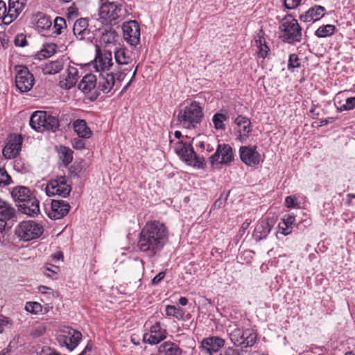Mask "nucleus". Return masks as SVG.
Listing matches in <instances>:
<instances>
[{"label":"nucleus","instance_id":"6","mask_svg":"<svg viewBox=\"0 0 355 355\" xmlns=\"http://www.w3.org/2000/svg\"><path fill=\"white\" fill-rule=\"evenodd\" d=\"M43 227L33 220L21 222L15 228V234L24 241H29L39 238L43 233Z\"/></svg>","mask_w":355,"mask_h":355},{"label":"nucleus","instance_id":"13","mask_svg":"<svg viewBox=\"0 0 355 355\" xmlns=\"http://www.w3.org/2000/svg\"><path fill=\"white\" fill-rule=\"evenodd\" d=\"M232 148L226 144H218L214 155L209 157V162L212 166L218 164H230L234 161Z\"/></svg>","mask_w":355,"mask_h":355},{"label":"nucleus","instance_id":"8","mask_svg":"<svg viewBox=\"0 0 355 355\" xmlns=\"http://www.w3.org/2000/svg\"><path fill=\"white\" fill-rule=\"evenodd\" d=\"M228 331L230 340L236 346L246 348L252 346L257 340V334L251 330L230 327Z\"/></svg>","mask_w":355,"mask_h":355},{"label":"nucleus","instance_id":"57","mask_svg":"<svg viewBox=\"0 0 355 355\" xmlns=\"http://www.w3.org/2000/svg\"><path fill=\"white\" fill-rule=\"evenodd\" d=\"M73 146L76 149L82 150L85 148V142L80 139H75Z\"/></svg>","mask_w":355,"mask_h":355},{"label":"nucleus","instance_id":"58","mask_svg":"<svg viewBox=\"0 0 355 355\" xmlns=\"http://www.w3.org/2000/svg\"><path fill=\"white\" fill-rule=\"evenodd\" d=\"M44 274L49 277H51L53 279H57L58 277H57V271L54 270H52L51 268H45V271H44Z\"/></svg>","mask_w":355,"mask_h":355},{"label":"nucleus","instance_id":"54","mask_svg":"<svg viewBox=\"0 0 355 355\" xmlns=\"http://www.w3.org/2000/svg\"><path fill=\"white\" fill-rule=\"evenodd\" d=\"M285 205L288 208H293L297 206L296 198L293 196H287L285 200Z\"/></svg>","mask_w":355,"mask_h":355},{"label":"nucleus","instance_id":"27","mask_svg":"<svg viewBox=\"0 0 355 355\" xmlns=\"http://www.w3.org/2000/svg\"><path fill=\"white\" fill-rule=\"evenodd\" d=\"M157 355H182V350L174 343L166 341L158 347Z\"/></svg>","mask_w":355,"mask_h":355},{"label":"nucleus","instance_id":"9","mask_svg":"<svg viewBox=\"0 0 355 355\" xmlns=\"http://www.w3.org/2000/svg\"><path fill=\"white\" fill-rule=\"evenodd\" d=\"M81 338V333L69 327H64L57 335L60 345L66 347L69 351H73L78 346Z\"/></svg>","mask_w":355,"mask_h":355},{"label":"nucleus","instance_id":"28","mask_svg":"<svg viewBox=\"0 0 355 355\" xmlns=\"http://www.w3.org/2000/svg\"><path fill=\"white\" fill-rule=\"evenodd\" d=\"M271 230V225L268 220L261 221L255 227L253 237L257 241H259L267 237Z\"/></svg>","mask_w":355,"mask_h":355},{"label":"nucleus","instance_id":"21","mask_svg":"<svg viewBox=\"0 0 355 355\" xmlns=\"http://www.w3.org/2000/svg\"><path fill=\"white\" fill-rule=\"evenodd\" d=\"M70 205L64 200H53L51 209L49 212V217L53 220L60 219L69 211Z\"/></svg>","mask_w":355,"mask_h":355},{"label":"nucleus","instance_id":"37","mask_svg":"<svg viewBox=\"0 0 355 355\" xmlns=\"http://www.w3.org/2000/svg\"><path fill=\"white\" fill-rule=\"evenodd\" d=\"M114 57L116 63L119 64H129L131 62V58L127 55L124 49L119 48L114 51Z\"/></svg>","mask_w":355,"mask_h":355},{"label":"nucleus","instance_id":"24","mask_svg":"<svg viewBox=\"0 0 355 355\" xmlns=\"http://www.w3.org/2000/svg\"><path fill=\"white\" fill-rule=\"evenodd\" d=\"M230 118L229 112L227 110H220L216 112L211 119L214 128L218 131H225L226 125L225 121Z\"/></svg>","mask_w":355,"mask_h":355},{"label":"nucleus","instance_id":"29","mask_svg":"<svg viewBox=\"0 0 355 355\" xmlns=\"http://www.w3.org/2000/svg\"><path fill=\"white\" fill-rule=\"evenodd\" d=\"M64 64V60L63 58L49 61L43 65L42 71L44 74H55L63 69Z\"/></svg>","mask_w":355,"mask_h":355},{"label":"nucleus","instance_id":"26","mask_svg":"<svg viewBox=\"0 0 355 355\" xmlns=\"http://www.w3.org/2000/svg\"><path fill=\"white\" fill-rule=\"evenodd\" d=\"M96 86V78L94 74L89 73L85 75L80 83L78 89L84 93H89L95 91Z\"/></svg>","mask_w":355,"mask_h":355},{"label":"nucleus","instance_id":"61","mask_svg":"<svg viewBox=\"0 0 355 355\" xmlns=\"http://www.w3.org/2000/svg\"><path fill=\"white\" fill-rule=\"evenodd\" d=\"M224 355H239V353L237 350L234 349L232 347H228L225 352Z\"/></svg>","mask_w":355,"mask_h":355},{"label":"nucleus","instance_id":"4","mask_svg":"<svg viewBox=\"0 0 355 355\" xmlns=\"http://www.w3.org/2000/svg\"><path fill=\"white\" fill-rule=\"evenodd\" d=\"M123 0H100L98 16L107 23L116 24L125 16Z\"/></svg>","mask_w":355,"mask_h":355},{"label":"nucleus","instance_id":"60","mask_svg":"<svg viewBox=\"0 0 355 355\" xmlns=\"http://www.w3.org/2000/svg\"><path fill=\"white\" fill-rule=\"evenodd\" d=\"M38 291L42 294H49L52 292V289L45 286H38Z\"/></svg>","mask_w":355,"mask_h":355},{"label":"nucleus","instance_id":"5","mask_svg":"<svg viewBox=\"0 0 355 355\" xmlns=\"http://www.w3.org/2000/svg\"><path fill=\"white\" fill-rule=\"evenodd\" d=\"M31 127L36 131L51 130L55 132L59 126L58 120L44 111L34 112L30 119Z\"/></svg>","mask_w":355,"mask_h":355},{"label":"nucleus","instance_id":"63","mask_svg":"<svg viewBox=\"0 0 355 355\" xmlns=\"http://www.w3.org/2000/svg\"><path fill=\"white\" fill-rule=\"evenodd\" d=\"M6 220L7 219H5L4 218L3 219H0V232L4 231L6 225Z\"/></svg>","mask_w":355,"mask_h":355},{"label":"nucleus","instance_id":"49","mask_svg":"<svg viewBox=\"0 0 355 355\" xmlns=\"http://www.w3.org/2000/svg\"><path fill=\"white\" fill-rule=\"evenodd\" d=\"M46 328L44 326L39 325L37 327H34L32 329L31 334L32 336L37 338L42 336L44 334Z\"/></svg>","mask_w":355,"mask_h":355},{"label":"nucleus","instance_id":"45","mask_svg":"<svg viewBox=\"0 0 355 355\" xmlns=\"http://www.w3.org/2000/svg\"><path fill=\"white\" fill-rule=\"evenodd\" d=\"M36 26L38 30H45L50 28L52 24L48 17H43L37 20Z\"/></svg>","mask_w":355,"mask_h":355},{"label":"nucleus","instance_id":"50","mask_svg":"<svg viewBox=\"0 0 355 355\" xmlns=\"http://www.w3.org/2000/svg\"><path fill=\"white\" fill-rule=\"evenodd\" d=\"M11 324V320L6 317L0 315V334H1L5 327Z\"/></svg>","mask_w":355,"mask_h":355},{"label":"nucleus","instance_id":"43","mask_svg":"<svg viewBox=\"0 0 355 355\" xmlns=\"http://www.w3.org/2000/svg\"><path fill=\"white\" fill-rule=\"evenodd\" d=\"M25 309L33 314H37L42 312V306L37 302H28L25 305Z\"/></svg>","mask_w":355,"mask_h":355},{"label":"nucleus","instance_id":"47","mask_svg":"<svg viewBox=\"0 0 355 355\" xmlns=\"http://www.w3.org/2000/svg\"><path fill=\"white\" fill-rule=\"evenodd\" d=\"M11 179L6 171L0 168V187L9 184Z\"/></svg>","mask_w":355,"mask_h":355},{"label":"nucleus","instance_id":"39","mask_svg":"<svg viewBox=\"0 0 355 355\" xmlns=\"http://www.w3.org/2000/svg\"><path fill=\"white\" fill-rule=\"evenodd\" d=\"M336 26L331 24L320 26L315 31V35L318 37H325L333 35L335 32Z\"/></svg>","mask_w":355,"mask_h":355},{"label":"nucleus","instance_id":"32","mask_svg":"<svg viewBox=\"0 0 355 355\" xmlns=\"http://www.w3.org/2000/svg\"><path fill=\"white\" fill-rule=\"evenodd\" d=\"M88 21L86 19L80 18L77 19L73 24V33L80 40L84 38V37L89 33Z\"/></svg>","mask_w":355,"mask_h":355},{"label":"nucleus","instance_id":"34","mask_svg":"<svg viewBox=\"0 0 355 355\" xmlns=\"http://www.w3.org/2000/svg\"><path fill=\"white\" fill-rule=\"evenodd\" d=\"M117 38L118 35L112 29L105 30L101 33L100 42L107 46L114 44L116 42Z\"/></svg>","mask_w":355,"mask_h":355},{"label":"nucleus","instance_id":"31","mask_svg":"<svg viewBox=\"0 0 355 355\" xmlns=\"http://www.w3.org/2000/svg\"><path fill=\"white\" fill-rule=\"evenodd\" d=\"M74 131L81 138H89L92 135V131L87 125V123L83 119H77L73 123Z\"/></svg>","mask_w":355,"mask_h":355},{"label":"nucleus","instance_id":"3","mask_svg":"<svg viewBox=\"0 0 355 355\" xmlns=\"http://www.w3.org/2000/svg\"><path fill=\"white\" fill-rule=\"evenodd\" d=\"M204 116L200 104L193 101L190 104L180 109L177 115L178 125L187 129L195 128Z\"/></svg>","mask_w":355,"mask_h":355},{"label":"nucleus","instance_id":"64","mask_svg":"<svg viewBox=\"0 0 355 355\" xmlns=\"http://www.w3.org/2000/svg\"><path fill=\"white\" fill-rule=\"evenodd\" d=\"M188 303V300L185 297H181L179 299V304L182 306H186Z\"/></svg>","mask_w":355,"mask_h":355},{"label":"nucleus","instance_id":"46","mask_svg":"<svg viewBox=\"0 0 355 355\" xmlns=\"http://www.w3.org/2000/svg\"><path fill=\"white\" fill-rule=\"evenodd\" d=\"M355 107V97H349L345 100V103L338 107L340 112L351 110Z\"/></svg>","mask_w":355,"mask_h":355},{"label":"nucleus","instance_id":"30","mask_svg":"<svg viewBox=\"0 0 355 355\" xmlns=\"http://www.w3.org/2000/svg\"><path fill=\"white\" fill-rule=\"evenodd\" d=\"M11 194L14 200L18 202L19 204H22L29 200V198L34 197L31 195L30 190L25 187L14 188Z\"/></svg>","mask_w":355,"mask_h":355},{"label":"nucleus","instance_id":"40","mask_svg":"<svg viewBox=\"0 0 355 355\" xmlns=\"http://www.w3.org/2000/svg\"><path fill=\"white\" fill-rule=\"evenodd\" d=\"M166 313L167 315L173 316L178 320L182 319L184 315L182 309L171 305L166 306Z\"/></svg>","mask_w":355,"mask_h":355},{"label":"nucleus","instance_id":"10","mask_svg":"<svg viewBox=\"0 0 355 355\" xmlns=\"http://www.w3.org/2000/svg\"><path fill=\"white\" fill-rule=\"evenodd\" d=\"M15 85L21 93L29 92L35 84V79L28 69L24 66L15 68Z\"/></svg>","mask_w":355,"mask_h":355},{"label":"nucleus","instance_id":"23","mask_svg":"<svg viewBox=\"0 0 355 355\" xmlns=\"http://www.w3.org/2000/svg\"><path fill=\"white\" fill-rule=\"evenodd\" d=\"M23 213L30 216H35L40 212L39 201L35 197L31 198L26 202L19 204Z\"/></svg>","mask_w":355,"mask_h":355},{"label":"nucleus","instance_id":"11","mask_svg":"<svg viewBox=\"0 0 355 355\" xmlns=\"http://www.w3.org/2000/svg\"><path fill=\"white\" fill-rule=\"evenodd\" d=\"M175 151L189 165L200 167L202 163L190 144L178 141L175 144Z\"/></svg>","mask_w":355,"mask_h":355},{"label":"nucleus","instance_id":"16","mask_svg":"<svg viewBox=\"0 0 355 355\" xmlns=\"http://www.w3.org/2000/svg\"><path fill=\"white\" fill-rule=\"evenodd\" d=\"M123 37L131 46H136L140 40V28L136 21H129L123 24Z\"/></svg>","mask_w":355,"mask_h":355},{"label":"nucleus","instance_id":"1","mask_svg":"<svg viewBox=\"0 0 355 355\" xmlns=\"http://www.w3.org/2000/svg\"><path fill=\"white\" fill-rule=\"evenodd\" d=\"M112 65L111 52H102L100 48L96 46V53L92 66L95 71L100 74L99 87L104 94L114 92L127 75L128 69L118 70L116 73L108 72Z\"/></svg>","mask_w":355,"mask_h":355},{"label":"nucleus","instance_id":"25","mask_svg":"<svg viewBox=\"0 0 355 355\" xmlns=\"http://www.w3.org/2000/svg\"><path fill=\"white\" fill-rule=\"evenodd\" d=\"M26 0H9L8 1V10L10 17L6 18V20H14L20 12L24 10Z\"/></svg>","mask_w":355,"mask_h":355},{"label":"nucleus","instance_id":"56","mask_svg":"<svg viewBox=\"0 0 355 355\" xmlns=\"http://www.w3.org/2000/svg\"><path fill=\"white\" fill-rule=\"evenodd\" d=\"M164 272H159L151 281L152 284L155 285L159 284L165 277Z\"/></svg>","mask_w":355,"mask_h":355},{"label":"nucleus","instance_id":"59","mask_svg":"<svg viewBox=\"0 0 355 355\" xmlns=\"http://www.w3.org/2000/svg\"><path fill=\"white\" fill-rule=\"evenodd\" d=\"M78 14V10L76 6H72L68 8V15L69 17H76Z\"/></svg>","mask_w":355,"mask_h":355},{"label":"nucleus","instance_id":"62","mask_svg":"<svg viewBox=\"0 0 355 355\" xmlns=\"http://www.w3.org/2000/svg\"><path fill=\"white\" fill-rule=\"evenodd\" d=\"M136 73H137V67L135 69V70H134V71H133V73H132V77H131L130 80L128 81V83L124 86V87L123 88V89H122L121 92H125V91L128 89V87L130 85L131 82H132V80L134 78V77H135V76Z\"/></svg>","mask_w":355,"mask_h":355},{"label":"nucleus","instance_id":"18","mask_svg":"<svg viewBox=\"0 0 355 355\" xmlns=\"http://www.w3.org/2000/svg\"><path fill=\"white\" fill-rule=\"evenodd\" d=\"M22 137L19 135H10L3 148V155L6 159L15 158L21 150Z\"/></svg>","mask_w":355,"mask_h":355},{"label":"nucleus","instance_id":"12","mask_svg":"<svg viewBox=\"0 0 355 355\" xmlns=\"http://www.w3.org/2000/svg\"><path fill=\"white\" fill-rule=\"evenodd\" d=\"M235 125L234 132L236 139L241 143L245 142L250 137L252 126L249 118L243 115H239L234 120Z\"/></svg>","mask_w":355,"mask_h":355},{"label":"nucleus","instance_id":"35","mask_svg":"<svg viewBox=\"0 0 355 355\" xmlns=\"http://www.w3.org/2000/svg\"><path fill=\"white\" fill-rule=\"evenodd\" d=\"M0 215L5 219H10L15 215V209L0 198Z\"/></svg>","mask_w":355,"mask_h":355},{"label":"nucleus","instance_id":"36","mask_svg":"<svg viewBox=\"0 0 355 355\" xmlns=\"http://www.w3.org/2000/svg\"><path fill=\"white\" fill-rule=\"evenodd\" d=\"M57 49L56 44L53 43L46 44L37 54L39 59L46 58L52 56Z\"/></svg>","mask_w":355,"mask_h":355},{"label":"nucleus","instance_id":"53","mask_svg":"<svg viewBox=\"0 0 355 355\" xmlns=\"http://www.w3.org/2000/svg\"><path fill=\"white\" fill-rule=\"evenodd\" d=\"M257 48L258 49V54L260 57L264 58L267 56L269 51V48L266 44H263V45Z\"/></svg>","mask_w":355,"mask_h":355},{"label":"nucleus","instance_id":"51","mask_svg":"<svg viewBox=\"0 0 355 355\" xmlns=\"http://www.w3.org/2000/svg\"><path fill=\"white\" fill-rule=\"evenodd\" d=\"M254 44L257 47H259V46L263 45V44H266V40L263 37V33L261 31H260L257 33V36L255 37Z\"/></svg>","mask_w":355,"mask_h":355},{"label":"nucleus","instance_id":"7","mask_svg":"<svg viewBox=\"0 0 355 355\" xmlns=\"http://www.w3.org/2000/svg\"><path fill=\"white\" fill-rule=\"evenodd\" d=\"M279 29L283 33V41L288 43L300 42L302 39L301 28L297 21L291 17H285L282 21Z\"/></svg>","mask_w":355,"mask_h":355},{"label":"nucleus","instance_id":"2","mask_svg":"<svg viewBox=\"0 0 355 355\" xmlns=\"http://www.w3.org/2000/svg\"><path fill=\"white\" fill-rule=\"evenodd\" d=\"M168 241V231L165 225L158 220L147 222L141 229L138 239L140 251L152 257L159 253Z\"/></svg>","mask_w":355,"mask_h":355},{"label":"nucleus","instance_id":"42","mask_svg":"<svg viewBox=\"0 0 355 355\" xmlns=\"http://www.w3.org/2000/svg\"><path fill=\"white\" fill-rule=\"evenodd\" d=\"M10 17V12L7 9L6 3L3 1H0V20L4 24H10L13 20H6V18Z\"/></svg>","mask_w":355,"mask_h":355},{"label":"nucleus","instance_id":"14","mask_svg":"<svg viewBox=\"0 0 355 355\" xmlns=\"http://www.w3.org/2000/svg\"><path fill=\"white\" fill-rule=\"evenodd\" d=\"M45 191L49 196L58 195L66 197L69 194L71 187L67 184V178L64 176H60L49 181L46 186Z\"/></svg>","mask_w":355,"mask_h":355},{"label":"nucleus","instance_id":"20","mask_svg":"<svg viewBox=\"0 0 355 355\" xmlns=\"http://www.w3.org/2000/svg\"><path fill=\"white\" fill-rule=\"evenodd\" d=\"M166 338V330L162 327L159 322L151 326L149 333L144 335V340L150 345H156Z\"/></svg>","mask_w":355,"mask_h":355},{"label":"nucleus","instance_id":"38","mask_svg":"<svg viewBox=\"0 0 355 355\" xmlns=\"http://www.w3.org/2000/svg\"><path fill=\"white\" fill-rule=\"evenodd\" d=\"M59 157L64 165H68L73 159V152L67 147L60 146L58 150Z\"/></svg>","mask_w":355,"mask_h":355},{"label":"nucleus","instance_id":"48","mask_svg":"<svg viewBox=\"0 0 355 355\" xmlns=\"http://www.w3.org/2000/svg\"><path fill=\"white\" fill-rule=\"evenodd\" d=\"M26 38L24 34H18L14 40L15 45L17 46L23 47L26 45Z\"/></svg>","mask_w":355,"mask_h":355},{"label":"nucleus","instance_id":"44","mask_svg":"<svg viewBox=\"0 0 355 355\" xmlns=\"http://www.w3.org/2000/svg\"><path fill=\"white\" fill-rule=\"evenodd\" d=\"M300 60L296 54H291L288 58V69L293 71L295 68L300 67Z\"/></svg>","mask_w":355,"mask_h":355},{"label":"nucleus","instance_id":"33","mask_svg":"<svg viewBox=\"0 0 355 355\" xmlns=\"http://www.w3.org/2000/svg\"><path fill=\"white\" fill-rule=\"evenodd\" d=\"M295 221V217L293 214H288L284 216L282 222L279 224L281 233L286 236L291 233L293 226Z\"/></svg>","mask_w":355,"mask_h":355},{"label":"nucleus","instance_id":"55","mask_svg":"<svg viewBox=\"0 0 355 355\" xmlns=\"http://www.w3.org/2000/svg\"><path fill=\"white\" fill-rule=\"evenodd\" d=\"M133 268L138 270L139 275H143L144 268L141 260H135L133 263Z\"/></svg>","mask_w":355,"mask_h":355},{"label":"nucleus","instance_id":"17","mask_svg":"<svg viewBox=\"0 0 355 355\" xmlns=\"http://www.w3.org/2000/svg\"><path fill=\"white\" fill-rule=\"evenodd\" d=\"M79 78L78 68L69 65L61 76L59 86L63 89H70L76 85Z\"/></svg>","mask_w":355,"mask_h":355},{"label":"nucleus","instance_id":"22","mask_svg":"<svg viewBox=\"0 0 355 355\" xmlns=\"http://www.w3.org/2000/svg\"><path fill=\"white\" fill-rule=\"evenodd\" d=\"M325 10L324 7L315 5L310 8L304 13L302 14L300 19L304 22H314L324 17Z\"/></svg>","mask_w":355,"mask_h":355},{"label":"nucleus","instance_id":"19","mask_svg":"<svg viewBox=\"0 0 355 355\" xmlns=\"http://www.w3.org/2000/svg\"><path fill=\"white\" fill-rule=\"evenodd\" d=\"M239 155L241 161L248 166H256L260 162L261 155L256 146H241Z\"/></svg>","mask_w":355,"mask_h":355},{"label":"nucleus","instance_id":"52","mask_svg":"<svg viewBox=\"0 0 355 355\" xmlns=\"http://www.w3.org/2000/svg\"><path fill=\"white\" fill-rule=\"evenodd\" d=\"M300 2L301 0H284V5L288 9H294L300 5Z\"/></svg>","mask_w":355,"mask_h":355},{"label":"nucleus","instance_id":"41","mask_svg":"<svg viewBox=\"0 0 355 355\" xmlns=\"http://www.w3.org/2000/svg\"><path fill=\"white\" fill-rule=\"evenodd\" d=\"M66 21L64 18L57 17L54 19V25L53 26V33L60 35L62 31L66 28Z\"/></svg>","mask_w":355,"mask_h":355},{"label":"nucleus","instance_id":"15","mask_svg":"<svg viewBox=\"0 0 355 355\" xmlns=\"http://www.w3.org/2000/svg\"><path fill=\"white\" fill-rule=\"evenodd\" d=\"M225 340L218 336H209L204 338L199 347L202 355H214L225 345Z\"/></svg>","mask_w":355,"mask_h":355}]
</instances>
